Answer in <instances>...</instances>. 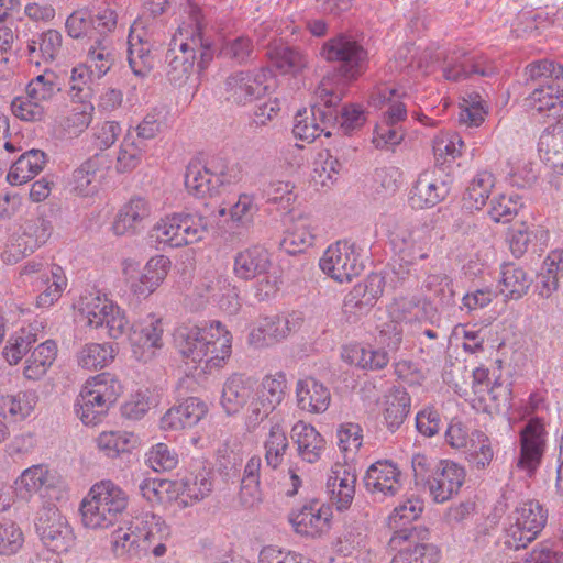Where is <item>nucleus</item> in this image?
Returning <instances> with one entry per match:
<instances>
[{"label":"nucleus","mask_w":563,"mask_h":563,"mask_svg":"<svg viewBox=\"0 0 563 563\" xmlns=\"http://www.w3.org/2000/svg\"><path fill=\"white\" fill-rule=\"evenodd\" d=\"M174 344L186 361L200 363L211 372L224 366L232 353V334L220 321L209 324H181L174 332Z\"/></svg>","instance_id":"1"},{"label":"nucleus","mask_w":563,"mask_h":563,"mask_svg":"<svg viewBox=\"0 0 563 563\" xmlns=\"http://www.w3.org/2000/svg\"><path fill=\"white\" fill-rule=\"evenodd\" d=\"M187 13L189 22L179 25L166 53V76L170 82L179 86L192 74L197 47L203 43L200 9L188 0Z\"/></svg>","instance_id":"2"},{"label":"nucleus","mask_w":563,"mask_h":563,"mask_svg":"<svg viewBox=\"0 0 563 563\" xmlns=\"http://www.w3.org/2000/svg\"><path fill=\"white\" fill-rule=\"evenodd\" d=\"M316 103L311 108V117L307 112H298L295 118L292 133L295 137L313 142L321 133L330 136L328 130L339 118L336 107L342 100V92L332 88V81L329 78L322 79L316 90Z\"/></svg>","instance_id":"3"},{"label":"nucleus","mask_w":563,"mask_h":563,"mask_svg":"<svg viewBox=\"0 0 563 563\" xmlns=\"http://www.w3.org/2000/svg\"><path fill=\"white\" fill-rule=\"evenodd\" d=\"M122 391L120 382L110 373H101L86 380L77 397V417L86 426H96L107 416Z\"/></svg>","instance_id":"4"},{"label":"nucleus","mask_w":563,"mask_h":563,"mask_svg":"<svg viewBox=\"0 0 563 563\" xmlns=\"http://www.w3.org/2000/svg\"><path fill=\"white\" fill-rule=\"evenodd\" d=\"M151 232L158 243L170 247H183L205 238L208 232V221L197 213H173L161 218Z\"/></svg>","instance_id":"5"},{"label":"nucleus","mask_w":563,"mask_h":563,"mask_svg":"<svg viewBox=\"0 0 563 563\" xmlns=\"http://www.w3.org/2000/svg\"><path fill=\"white\" fill-rule=\"evenodd\" d=\"M321 55L328 62H338L339 75L349 82L358 79L368 66L367 49L352 34L341 33L327 41Z\"/></svg>","instance_id":"6"},{"label":"nucleus","mask_w":563,"mask_h":563,"mask_svg":"<svg viewBox=\"0 0 563 563\" xmlns=\"http://www.w3.org/2000/svg\"><path fill=\"white\" fill-rule=\"evenodd\" d=\"M79 311L87 320V327L90 329L104 327L108 336L113 340L120 339L128 329L129 321L125 311L107 295L89 292L81 296Z\"/></svg>","instance_id":"7"},{"label":"nucleus","mask_w":563,"mask_h":563,"mask_svg":"<svg viewBox=\"0 0 563 563\" xmlns=\"http://www.w3.org/2000/svg\"><path fill=\"white\" fill-rule=\"evenodd\" d=\"M511 522L506 529L505 543L510 549L526 548L545 527L548 510L538 500L521 503L512 512Z\"/></svg>","instance_id":"8"},{"label":"nucleus","mask_w":563,"mask_h":563,"mask_svg":"<svg viewBox=\"0 0 563 563\" xmlns=\"http://www.w3.org/2000/svg\"><path fill=\"white\" fill-rule=\"evenodd\" d=\"M389 239L400 258L407 264L412 265L429 257L432 231L427 225L397 222L389 233Z\"/></svg>","instance_id":"9"},{"label":"nucleus","mask_w":563,"mask_h":563,"mask_svg":"<svg viewBox=\"0 0 563 563\" xmlns=\"http://www.w3.org/2000/svg\"><path fill=\"white\" fill-rule=\"evenodd\" d=\"M319 266L325 275L341 284L352 282L364 269L355 245L347 241H338L328 246Z\"/></svg>","instance_id":"10"},{"label":"nucleus","mask_w":563,"mask_h":563,"mask_svg":"<svg viewBox=\"0 0 563 563\" xmlns=\"http://www.w3.org/2000/svg\"><path fill=\"white\" fill-rule=\"evenodd\" d=\"M36 531L45 550L62 553L74 544L75 536L66 518L55 507L42 508L36 517Z\"/></svg>","instance_id":"11"},{"label":"nucleus","mask_w":563,"mask_h":563,"mask_svg":"<svg viewBox=\"0 0 563 563\" xmlns=\"http://www.w3.org/2000/svg\"><path fill=\"white\" fill-rule=\"evenodd\" d=\"M53 233L52 221L45 217H36L25 221L23 234L16 239V243L8 246L1 257L4 263H18L25 255L33 253L44 245Z\"/></svg>","instance_id":"12"},{"label":"nucleus","mask_w":563,"mask_h":563,"mask_svg":"<svg viewBox=\"0 0 563 563\" xmlns=\"http://www.w3.org/2000/svg\"><path fill=\"white\" fill-rule=\"evenodd\" d=\"M163 322L155 314L134 322L129 332L133 355L141 362H147L163 347Z\"/></svg>","instance_id":"13"},{"label":"nucleus","mask_w":563,"mask_h":563,"mask_svg":"<svg viewBox=\"0 0 563 563\" xmlns=\"http://www.w3.org/2000/svg\"><path fill=\"white\" fill-rule=\"evenodd\" d=\"M302 322L303 319L299 313L263 317L251 331L249 341L256 347L274 345L298 331Z\"/></svg>","instance_id":"14"},{"label":"nucleus","mask_w":563,"mask_h":563,"mask_svg":"<svg viewBox=\"0 0 563 563\" xmlns=\"http://www.w3.org/2000/svg\"><path fill=\"white\" fill-rule=\"evenodd\" d=\"M545 445L547 431L542 419H530L520 431V455L517 467L531 476L541 463Z\"/></svg>","instance_id":"15"},{"label":"nucleus","mask_w":563,"mask_h":563,"mask_svg":"<svg viewBox=\"0 0 563 563\" xmlns=\"http://www.w3.org/2000/svg\"><path fill=\"white\" fill-rule=\"evenodd\" d=\"M384 291V278L372 274L362 283L356 284L345 296L343 313L347 321H355L367 313Z\"/></svg>","instance_id":"16"},{"label":"nucleus","mask_w":563,"mask_h":563,"mask_svg":"<svg viewBox=\"0 0 563 563\" xmlns=\"http://www.w3.org/2000/svg\"><path fill=\"white\" fill-rule=\"evenodd\" d=\"M465 479V471L452 461H440L427 479L430 496L435 503H445L456 495Z\"/></svg>","instance_id":"17"},{"label":"nucleus","mask_w":563,"mask_h":563,"mask_svg":"<svg viewBox=\"0 0 563 563\" xmlns=\"http://www.w3.org/2000/svg\"><path fill=\"white\" fill-rule=\"evenodd\" d=\"M331 507L319 500H311L292 514L290 522L296 533L308 538H321L330 531Z\"/></svg>","instance_id":"18"},{"label":"nucleus","mask_w":563,"mask_h":563,"mask_svg":"<svg viewBox=\"0 0 563 563\" xmlns=\"http://www.w3.org/2000/svg\"><path fill=\"white\" fill-rule=\"evenodd\" d=\"M366 490L379 497H394L402 490L401 472L389 460L373 463L364 476Z\"/></svg>","instance_id":"19"},{"label":"nucleus","mask_w":563,"mask_h":563,"mask_svg":"<svg viewBox=\"0 0 563 563\" xmlns=\"http://www.w3.org/2000/svg\"><path fill=\"white\" fill-rule=\"evenodd\" d=\"M227 183H230V178L223 169L217 170L200 163H190L185 175L188 192L199 198L219 194Z\"/></svg>","instance_id":"20"},{"label":"nucleus","mask_w":563,"mask_h":563,"mask_svg":"<svg viewBox=\"0 0 563 563\" xmlns=\"http://www.w3.org/2000/svg\"><path fill=\"white\" fill-rule=\"evenodd\" d=\"M286 376L279 372L263 378L261 386L255 390V398L250 402V413L255 420L267 417L285 396Z\"/></svg>","instance_id":"21"},{"label":"nucleus","mask_w":563,"mask_h":563,"mask_svg":"<svg viewBox=\"0 0 563 563\" xmlns=\"http://www.w3.org/2000/svg\"><path fill=\"white\" fill-rule=\"evenodd\" d=\"M448 194V185L435 170H423L410 190L409 201L416 209L431 208L442 201Z\"/></svg>","instance_id":"22"},{"label":"nucleus","mask_w":563,"mask_h":563,"mask_svg":"<svg viewBox=\"0 0 563 563\" xmlns=\"http://www.w3.org/2000/svg\"><path fill=\"white\" fill-rule=\"evenodd\" d=\"M255 398L254 383L241 374H232L223 384L220 404L227 415L233 416L246 408Z\"/></svg>","instance_id":"23"},{"label":"nucleus","mask_w":563,"mask_h":563,"mask_svg":"<svg viewBox=\"0 0 563 563\" xmlns=\"http://www.w3.org/2000/svg\"><path fill=\"white\" fill-rule=\"evenodd\" d=\"M208 413L207 404L197 398L188 397L183 402L168 409L161 419V428L176 431L196 426Z\"/></svg>","instance_id":"24"},{"label":"nucleus","mask_w":563,"mask_h":563,"mask_svg":"<svg viewBox=\"0 0 563 563\" xmlns=\"http://www.w3.org/2000/svg\"><path fill=\"white\" fill-rule=\"evenodd\" d=\"M356 474L347 464L335 463L327 481L331 501L339 510L349 509L355 495Z\"/></svg>","instance_id":"25"},{"label":"nucleus","mask_w":563,"mask_h":563,"mask_svg":"<svg viewBox=\"0 0 563 563\" xmlns=\"http://www.w3.org/2000/svg\"><path fill=\"white\" fill-rule=\"evenodd\" d=\"M153 213V205L142 196H134L119 210L112 224L117 235L135 233Z\"/></svg>","instance_id":"26"},{"label":"nucleus","mask_w":563,"mask_h":563,"mask_svg":"<svg viewBox=\"0 0 563 563\" xmlns=\"http://www.w3.org/2000/svg\"><path fill=\"white\" fill-rule=\"evenodd\" d=\"M172 262L165 255H155L145 264L141 275L131 282L130 290L137 298H147L165 280Z\"/></svg>","instance_id":"27"},{"label":"nucleus","mask_w":563,"mask_h":563,"mask_svg":"<svg viewBox=\"0 0 563 563\" xmlns=\"http://www.w3.org/2000/svg\"><path fill=\"white\" fill-rule=\"evenodd\" d=\"M404 97H406V91L402 88L390 86L388 84H380L373 88L368 102L375 108L388 106L382 120L399 124L407 118V108L401 101Z\"/></svg>","instance_id":"28"},{"label":"nucleus","mask_w":563,"mask_h":563,"mask_svg":"<svg viewBox=\"0 0 563 563\" xmlns=\"http://www.w3.org/2000/svg\"><path fill=\"white\" fill-rule=\"evenodd\" d=\"M144 36L145 33L137 32L134 23L128 36V62L133 74L140 78L147 77L155 66L152 44Z\"/></svg>","instance_id":"29"},{"label":"nucleus","mask_w":563,"mask_h":563,"mask_svg":"<svg viewBox=\"0 0 563 563\" xmlns=\"http://www.w3.org/2000/svg\"><path fill=\"white\" fill-rule=\"evenodd\" d=\"M390 547L400 549L390 563H437L438 552L432 545L415 542L407 530L396 531L390 539Z\"/></svg>","instance_id":"30"},{"label":"nucleus","mask_w":563,"mask_h":563,"mask_svg":"<svg viewBox=\"0 0 563 563\" xmlns=\"http://www.w3.org/2000/svg\"><path fill=\"white\" fill-rule=\"evenodd\" d=\"M266 56L271 65L283 75L297 76L309 64L308 56L301 49L282 42L271 43Z\"/></svg>","instance_id":"31"},{"label":"nucleus","mask_w":563,"mask_h":563,"mask_svg":"<svg viewBox=\"0 0 563 563\" xmlns=\"http://www.w3.org/2000/svg\"><path fill=\"white\" fill-rule=\"evenodd\" d=\"M137 523L141 537L140 550L151 551L157 558L163 556L166 553L165 541L169 537V529L162 518L154 514H145L137 519Z\"/></svg>","instance_id":"32"},{"label":"nucleus","mask_w":563,"mask_h":563,"mask_svg":"<svg viewBox=\"0 0 563 563\" xmlns=\"http://www.w3.org/2000/svg\"><path fill=\"white\" fill-rule=\"evenodd\" d=\"M290 438L302 461L316 463L321 459L325 449V440L312 424L298 421L291 429Z\"/></svg>","instance_id":"33"},{"label":"nucleus","mask_w":563,"mask_h":563,"mask_svg":"<svg viewBox=\"0 0 563 563\" xmlns=\"http://www.w3.org/2000/svg\"><path fill=\"white\" fill-rule=\"evenodd\" d=\"M261 76L250 71H238L229 76L225 80L227 99L236 104H245L258 98L264 90Z\"/></svg>","instance_id":"34"},{"label":"nucleus","mask_w":563,"mask_h":563,"mask_svg":"<svg viewBox=\"0 0 563 563\" xmlns=\"http://www.w3.org/2000/svg\"><path fill=\"white\" fill-rule=\"evenodd\" d=\"M296 397L298 407L310 413L324 412L331 402L329 389L312 377H306L297 383Z\"/></svg>","instance_id":"35"},{"label":"nucleus","mask_w":563,"mask_h":563,"mask_svg":"<svg viewBox=\"0 0 563 563\" xmlns=\"http://www.w3.org/2000/svg\"><path fill=\"white\" fill-rule=\"evenodd\" d=\"M271 258L266 249L255 245L239 252L234 257L233 272L243 280H251L267 273Z\"/></svg>","instance_id":"36"},{"label":"nucleus","mask_w":563,"mask_h":563,"mask_svg":"<svg viewBox=\"0 0 563 563\" xmlns=\"http://www.w3.org/2000/svg\"><path fill=\"white\" fill-rule=\"evenodd\" d=\"M383 417L391 432L405 422L411 407L409 394L402 387H393L383 397Z\"/></svg>","instance_id":"37"},{"label":"nucleus","mask_w":563,"mask_h":563,"mask_svg":"<svg viewBox=\"0 0 563 563\" xmlns=\"http://www.w3.org/2000/svg\"><path fill=\"white\" fill-rule=\"evenodd\" d=\"M104 161L95 155L85 161L73 173L71 190L81 197L92 196L98 190V185L103 176Z\"/></svg>","instance_id":"38"},{"label":"nucleus","mask_w":563,"mask_h":563,"mask_svg":"<svg viewBox=\"0 0 563 563\" xmlns=\"http://www.w3.org/2000/svg\"><path fill=\"white\" fill-rule=\"evenodd\" d=\"M314 233L312 221L306 216L292 219L280 242L282 249L290 255L305 252L313 244Z\"/></svg>","instance_id":"39"},{"label":"nucleus","mask_w":563,"mask_h":563,"mask_svg":"<svg viewBox=\"0 0 563 563\" xmlns=\"http://www.w3.org/2000/svg\"><path fill=\"white\" fill-rule=\"evenodd\" d=\"M45 164L46 154L43 151H25L10 167L7 179L13 186L25 184L38 175Z\"/></svg>","instance_id":"40"},{"label":"nucleus","mask_w":563,"mask_h":563,"mask_svg":"<svg viewBox=\"0 0 563 563\" xmlns=\"http://www.w3.org/2000/svg\"><path fill=\"white\" fill-rule=\"evenodd\" d=\"M96 445L104 456L118 459L131 453L139 445V438L125 430L103 431L96 438Z\"/></svg>","instance_id":"41"},{"label":"nucleus","mask_w":563,"mask_h":563,"mask_svg":"<svg viewBox=\"0 0 563 563\" xmlns=\"http://www.w3.org/2000/svg\"><path fill=\"white\" fill-rule=\"evenodd\" d=\"M57 356V344L46 340L38 344L25 360L23 376L29 380H40L54 364Z\"/></svg>","instance_id":"42"},{"label":"nucleus","mask_w":563,"mask_h":563,"mask_svg":"<svg viewBox=\"0 0 563 563\" xmlns=\"http://www.w3.org/2000/svg\"><path fill=\"white\" fill-rule=\"evenodd\" d=\"M531 283V277L522 267L514 263H506L501 266L498 287L500 294L507 299L517 300L523 297Z\"/></svg>","instance_id":"43"},{"label":"nucleus","mask_w":563,"mask_h":563,"mask_svg":"<svg viewBox=\"0 0 563 563\" xmlns=\"http://www.w3.org/2000/svg\"><path fill=\"white\" fill-rule=\"evenodd\" d=\"M90 499H96L118 520L124 514L128 507L126 494L113 482L101 481L91 486L88 492Z\"/></svg>","instance_id":"44"},{"label":"nucleus","mask_w":563,"mask_h":563,"mask_svg":"<svg viewBox=\"0 0 563 563\" xmlns=\"http://www.w3.org/2000/svg\"><path fill=\"white\" fill-rule=\"evenodd\" d=\"M531 109L539 113L547 112L548 117L563 124V89L547 86L534 89L528 98Z\"/></svg>","instance_id":"45"},{"label":"nucleus","mask_w":563,"mask_h":563,"mask_svg":"<svg viewBox=\"0 0 563 563\" xmlns=\"http://www.w3.org/2000/svg\"><path fill=\"white\" fill-rule=\"evenodd\" d=\"M539 153L544 162L558 174L563 175V124L559 123L542 133Z\"/></svg>","instance_id":"46"},{"label":"nucleus","mask_w":563,"mask_h":563,"mask_svg":"<svg viewBox=\"0 0 563 563\" xmlns=\"http://www.w3.org/2000/svg\"><path fill=\"white\" fill-rule=\"evenodd\" d=\"M137 519L123 520L111 533V549L115 556L137 555L141 545Z\"/></svg>","instance_id":"47"},{"label":"nucleus","mask_w":563,"mask_h":563,"mask_svg":"<svg viewBox=\"0 0 563 563\" xmlns=\"http://www.w3.org/2000/svg\"><path fill=\"white\" fill-rule=\"evenodd\" d=\"M496 178L488 170L478 172L470 181L463 195V205L468 210H482L486 205L494 187Z\"/></svg>","instance_id":"48"},{"label":"nucleus","mask_w":563,"mask_h":563,"mask_svg":"<svg viewBox=\"0 0 563 563\" xmlns=\"http://www.w3.org/2000/svg\"><path fill=\"white\" fill-rule=\"evenodd\" d=\"M38 402V395L35 390H22L14 395L0 396V415L14 420L27 418Z\"/></svg>","instance_id":"49"},{"label":"nucleus","mask_w":563,"mask_h":563,"mask_svg":"<svg viewBox=\"0 0 563 563\" xmlns=\"http://www.w3.org/2000/svg\"><path fill=\"white\" fill-rule=\"evenodd\" d=\"M117 349L111 343H88L77 353V364L84 369L98 371L111 364Z\"/></svg>","instance_id":"50"},{"label":"nucleus","mask_w":563,"mask_h":563,"mask_svg":"<svg viewBox=\"0 0 563 563\" xmlns=\"http://www.w3.org/2000/svg\"><path fill=\"white\" fill-rule=\"evenodd\" d=\"M38 340V327L29 324L10 335L3 349V357L10 365H16Z\"/></svg>","instance_id":"51"},{"label":"nucleus","mask_w":563,"mask_h":563,"mask_svg":"<svg viewBox=\"0 0 563 563\" xmlns=\"http://www.w3.org/2000/svg\"><path fill=\"white\" fill-rule=\"evenodd\" d=\"M342 357L351 365L369 371L383 369L389 363L387 352L367 349L358 344L345 347Z\"/></svg>","instance_id":"52"},{"label":"nucleus","mask_w":563,"mask_h":563,"mask_svg":"<svg viewBox=\"0 0 563 563\" xmlns=\"http://www.w3.org/2000/svg\"><path fill=\"white\" fill-rule=\"evenodd\" d=\"M49 470L44 464L33 465L24 470L14 482L16 495L22 499H30L49 483Z\"/></svg>","instance_id":"53"},{"label":"nucleus","mask_w":563,"mask_h":563,"mask_svg":"<svg viewBox=\"0 0 563 563\" xmlns=\"http://www.w3.org/2000/svg\"><path fill=\"white\" fill-rule=\"evenodd\" d=\"M144 142L135 139L131 133L123 137L115 158V170L118 173H130L139 167L146 152Z\"/></svg>","instance_id":"54"},{"label":"nucleus","mask_w":563,"mask_h":563,"mask_svg":"<svg viewBox=\"0 0 563 563\" xmlns=\"http://www.w3.org/2000/svg\"><path fill=\"white\" fill-rule=\"evenodd\" d=\"M71 103L67 115L60 121V126L69 136H79L90 125L95 107L89 100H75Z\"/></svg>","instance_id":"55"},{"label":"nucleus","mask_w":563,"mask_h":563,"mask_svg":"<svg viewBox=\"0 0 563 563\" xmlns=\"http://www.w3.org/2000/svg\"><path fill=\"white\" fill-rule=\"evenodd\" d=\"M184 497L197 503L208 497L213 490V474L206 467L189 472L181 478Z\"/></svg>","instance_id":"56"},{"label":"nucleus","mask_w":563,"mask_h":563,"mask_svg":"<svg viewBox=\"0 0 563 563\" xmlns=\"http://www.w3.org/2000/svg\"><path fill=\"white\" fill-rule=\"evenodd\" d=\"M79 512L84 527L92 530L107 529L119 521L98 500L90 499L88 494L80 503Z\"/></svg>","instance_id":"57"},{"label":"nucleus","mask_w":563,"mask_h":563,"mask_svg":"<svg viewBox=\"0 0 563 563\" xmlns=\"http://www.w3.org/2000/svg\"><path fill=\"white\" fill-rule=\"evenodd\" d=\"M264 448L266 466L272 470H277L283 464L285 454L289 448L286 432L279 423H275L271 427Z\"/></svg>","instance_id":"58"},{"label":"nucleus","mask_w":563,"mask_h":563,"mask_svg":"<svg viewBox=\"0 0 563 563\" xmlns=\"http://www.w3.org/2000/svg\"><path fill=\"white\" fill-rule=\"evenodd\" d=\"M440 68L446 80L459 81L468 77L467 53L462 48L448 49L438 54Z\"/></svg>","instance_id":"59"},{"label":"nucleus","mask_w":563,"mask_h":563,"mask_svg":"<svg viewBox=\"0 0 563 563\" xmlns=\"http://www.w3.org/2000/svg\"><path fill=\"white\" fill-rule=\"evenodd\" d=\"M466 460L476 470L486 468L494 459V449L486 433L481 430H473V438L465 449Z\"/></svg>","instance_id":"60"},{"label":"nucleus","mask_w":563,"mask_h":563,"mask_svg":"<svg viewBox=\"0 0 563 563\" xmlns=\"http://www.w3.org/2000/svg\"><path fill=\"white\" fill-rule=\"evenodd\" d=\"M423 510V500L411 495L399 504L388 516V526L396 531L406 530L405 527L420 517Z\"/></svg>","instance_id":"61"},{"label":"nucleus","mask_w":563,"mask_h":563,"mask_svg":"<svg viewBox=\"0 0 563 563\" xmlns=\"http://www.w3.org/2000/svg\"><path fill=\"white\" fill-rule=\"evenodd\" d=\"M113 62L114 54L111 45L98 40L89 47L85 65L97 78H101L111 69Z\"/></svg>","instance_id":"62"},{"label":"nucleus","mask_w":563,"mask_h":563,"mask_svg":"<svg viewBox=\"0 0 563 563\" xmlns=\"http://www.w3.org/2000/svg\"><path fill=\"white\" fill-rule=\"evenodd\" d=\"M465 143L457 133L441 132L432 141L437 161L455 159L462 156Z\"/></svg>","instance_id":"63"},{"label":"nucleus","mask_w":563,"mask_h":563,"mask_svg":"<svg viewBox=\"0 0 563 563\" xmlns=\"http://www.w3.org/2000/svg\"><path fill=\"white\" fill-rule=\"evenodd\" d=\"M560 255L550 254L543 262V268L537 277V289L541 297L549 298L559 288Z\"/></svg>","instance_id":"64"}]
</instances>
